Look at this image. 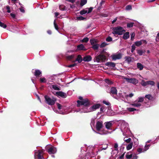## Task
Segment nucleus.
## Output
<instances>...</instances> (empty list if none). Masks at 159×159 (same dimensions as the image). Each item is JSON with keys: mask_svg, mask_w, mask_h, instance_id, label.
I'll return each instance as SVG.
<instances>
[{"mask_svg": "<svg viewBox=\"0 0 159 159\" xmlns=\"http://www.w3.org/2000/svg\"><path fill=\"white\" fill-rule=\"evenodd\" d=\"M77 106L78 107H81V109L76 111V112H80V113H86L91 112L88 111H89L90 107L88 106L89 104V102L88 99L84 100L81 102L77 101Z\"/></svg>", "mask_w": 159, "mask_h": 159, "instance_id": "obj_1", "label": "nucleus"}, {"mask_svg": "<svg viewBox=\"0 0 159 159\" xmlns=\"http://www.w3.org/2000/svg\"><path fill=\"white\" fill-rule=\"evenodd\" d=\"M103 126L102 122V121H97L96 124V129L98 131L96 133L101 135H104L111 133V132H109L105 130H102V128Z\"/></svg>", "mask_w": 159, "mask_h": 159, "instance_id": "obj_2", "label": "nucleus"}, {"mask_svg": "<svg viewBox=\"0 0 159 159\" xmlns=\"http://www.w3.org/2000/svg\"><path fill=\"white\" fill-rule=\"evenodd\" d=\"M120 129L124 136H128L130 133V131L129 128L128 124L125 122H123L121 123Z\"/></svg>", "mask_w": 159, "mask_h": 159, "instance_id": "obj_3", "label": "nucleus"}, {"mask_svg": "<svg viewBox=\"0 0 159 159\" xmlns=\"http://www.w3.org/2000/svg\"><path fill=\"white\" fill-rule=\"evenodd\" d=\"M113 31L112 33L115 36H116V34L118 35H122L124 33V31H125L123 28L120 26L114 27L113 28Z\"/></svg>", "mask_w": 159, "mask_h": 159, "instance_id": "obj_4", "label": "nucleus"}, {"mask_svg": "<svg viewBox=\"0 0 159 159\" xmlns=\"http://www.w3.org/2000/svg\"><path fill=\"white\" fill-rule=\"evenodd\" d=\"M144 100V98L139 97L135 101L130 104V105L135 107H139L141 105V103Z\"/></svg>", "mask_w": 159, "mask_h": 159, "instance_id": "obj_5", "label": "nucleus"}, {"mask_svg": "<svg viewBox=\"0 0 159 159\" xmlns=\"http://www.w3.org/2000/svg\"><path fill=\"white\" fill-rule=\"evenodd\" d=\"M44 151L39 150H35L34 157L35 159H44L43 154Z\"/></svg>", "mask_w": 159, "mask_h": 159, "instance_id": "obj_6", "label": "nucleus"}, {"mask_svg": "<svg viewBox=\"0 0 159 159\" xmlns=\"http://www.w3.org/2000/svg\"><path fill=\"white\" fill-rule=\"evenodd\" d=\"M45 100L46 102L49 105H53L55 103L56 100L53 98H51L47 96H45Z\"/></svg>", "mask_w": 159, "mask_h": 159, "instance_id": "obj_7", "label": "nucleus"}, {"mask_svg": "<svg viewBox=\"0 0 159 159\" xmlns=\"http://www.w3.org/2000/svg\"><path fill=\"white\" fill-rule=\"evenodd\" d=\"M106 59V57L103 55L100 54L95 57L94 59V61L97 62H99L100 61H105Z\"/></svg>", "mask_w": 159, "mask_h": 159, "instance_id": "obj_8", "label": "nucleus"}, {"mask_svg": "<svg viewBox=\"0 0 159 159\" xmlns=\"http://www.w3.org/2000/svg\"><path fill=\"white\" fill-rule=\"evenodd\" d=\"M123 78L126 80L128 83H131L133 84H136L138 82V80L135 78H128L124 77Z\"/></svg>", "mask_w": 159, "mask_h": 159, "instance_id": "obj_9", "label": "nucleus"}, {"mask_svg": "<svg viewBox=\"0 0 159 159\" xmlns=\"http://www.w3.org/2000/svg\"><path fill=\"white\" fill-rule=\"evenodd\" d=\"M141 85L143 86H146L148 85H150L151 86H154L155 83L152 81H145L144 80H142L141 83Z\"/></svg>", "mask_w": 159, "mask_h": 159, "instance_id": "obj_10", "label": "nucleus"}, {"mask_svg": "<svg viewBox=\"0 0 159 159\" xmlns=\"http://www.w3.org/2000/svg\"><path fill=\"white\" fill-rule=\"evenodd\" d=\"M94 154L92 152L91 153L89 152L87 153L85 156H83V155H80L79 156V158L78 159H90L91 157H93Z\"/></svg>", "mask_w": 159, "mask_h": 159, "instance_id": "obj_11", "label": "nucleus"}, {"mask_svg": "<svg viewBox=\"0 0 159 159\" xmlns=\"http://www.w3.org/2000/svg\"><path fill=\"white\" fill-rule=\"evenodd\" d=\"M93 8L90 7L89 8H87L81 10L80 12V13L81 15H83L86 13H89L91 12L92 11Z\"/></svg>", "mask_w": 159, "mask_h": 159, "instance_id": "obj_12", "label": "nucleus"}, {"mask_svg": "<svg viewBox=\"0 0 159 159\" xmlns=\"http://www.w3.org/2000/svg\"><path fill=\"white\" fill-rule=\"evenodd\" d=\"M55 94L58 97H61L63 98H65L67 97L66 93L62 91L57 92Z\"/></svg>", "mask_w": 159, "mask_h": 159, "instance_id": "obj_13", "label": "nucleus"}, {"mask_svg": "<svg viewBox=\"0 0 159 159\" xmlns=\"http://www.w3.org/2000/svg\"><path fill=\"white\" fill-rule=\"evenodd\" d=\"M100 106V104H96L93 105L92 107H90V110L89 111H93L96 110V109H98Z\"/></svg>", "mask_w": 159, "mask_h": 159, "instance_id": "obj_14", "label": "nucleus"}, {"mask_svg": "<svg viewBox=\"0 0 159 159\" xmlns=\"http://www.w3.org/2000/svg\"><path fill=\"white\" fill-rule=\"evenodd\" d=\"M112 59L115 61L117 59H120L121 58V55L120 54H115L112 55L111 56Z\"/></svg>", "mask_w": 159, "mask_h": 159, "instance_id": "obj_15", "label": "nucleus"}, {"mask_svg": "<svg viewBox=\"0 0 159 159\" xmlns=\"http://www.w3.org/2000/svg\"><path fill=\"white\" fill-rule=\"evenodd\" d=\"M147 43V42L146 40H141L139 41H136L134 43L135 45L137 46H139L141 45L142 44L144 43L146 44Z\"/></svg>", "mask_w": 159, "mask_h": 159, "instance_id": "obj_16", "label": "nucleus"}, {"mask_svg": "<svg viewBox=\"0 0 159 159\" xmlns=\"http://www.w3.org/2000/svg\"><path fill=\"white\" fill-rule=\"evenodd\" d=\"M56 148L52 146L48 150V152L50 154H54L57 152Z\"/></svg>", "mask_w": 159, "mask_h": 159, "instance_id": "obj_17", "label": "nucleus"}, {"mask_svg": "<svg viewBox=\"0 0 159 159\" xmlns=\"http://www.w3.org/2000/svg\"><path fill=\"white\" fill-rule=\"evenodd\" d=\"M134 94L131 93L129 94L125 95L124 96H123L121 93H119V97L121 98H127L128 97L131 98L134 96Z\"/></svg>", "mask_w": 159, "mask_h": 159, "instance_id": "obj_18", "label": "nucleus"}, {"mask_svg": "<svg viewBox=\"0 0 159 159\" xmlns=\"http://www.w3.org/2000/svg\"><path fill=\"white\" fill-rule=\"evenodd\" d=\"M117 90L115 87H112L111 89V95H113L114 96H112L115 98H117V97L116 96H114V95H116L117 94Z\"/></svg>", "mask_w": 159, "mask_h": 159, "instance_id": "obj_19", "label": "nucleus"}, {"mask_svg": "<svg viewBox=\"0 0 159 159\" xmlns=\"http://www.w3.org/2000/svg\"><path fill=\"white\" fill-rule=\"evenodd\" d=\"M86 50V49L85 48L84 45L81 44L77 46V49H76V51H78L80 50H84L85 51Z\"/></svg>", "mask_w": 159, "mask_h": 159, "instance_id": "obj_20", "label": "nucleus"}, {"mask_svg": "<svg viewBox=\"0 0 159 159\" xmlns=\"http://www.w3.org/2000/svg\"><path fill=\"white\" fill-rule=\"evenodd\" d=\"M112 121H110L106 122L105 125L106 128L108 129H110L112 125Z\"/></svg>", "mask_w": 159, "mask_h": 159, "instance_id": "obj_21", "label": "nucleus"}, {"mask_svg": "<svg viewBox=\"0 0 159 159\" xmlns=\"http://www.w3.org/2000/svg\"><path fill=\"white\" fill-rule=\"evenodd\" d=\"M83 60L84 61H89L92 60V57L91 56L88 55L84 57Z\"/></svg>", "mask_w": 159, "mask_h": 159, "instance_id": "obj_22", "label": "nucleus"}, {"mask_svg": "<svg viewBox=\"0 0 159 159\" xmlns=\"http://www.w3.org/2000/svg\"><path fill=\"white\" fill-rule=\"evenodd\" d=\"M106 66H109L111 67H115L116 65L113 62H107L106 64Z\"/></svg>", "mask_w": 159, "mask_h": 159, "instance_id": "obj_23", "label": "nucleus"}, {"mask_svg": "<svg viewBox=\"0 0 159 159\" xmlns=\"http://www.w3.org/2000/svg\"><path fill=\"white\" fill-rule=\"evenodd\" d=\"M137 68L140 70H142L144 68L143 66L139 63H137Z\"/></svg>", "mask_w": 159, "mask_h": 159, "instance_id": "obj_24", "label": "nucleus"}, {"mask_svg": "<svg viewBox=\"0 0 159 159\" xmlns=\"http://www.w3.org/2000/svg\"><path fill=\"white\" fill-rule=\"evenodd\" d=\"M50 87L55 90H59L60 89V87L56 84L52 85Z\"/></svg>", "mask_w": 159, "mask_h": 159, "instance_id": "obj_25", "label": "nucleus"}, {"mask_svg": "<svg viewBox=\"0 0 159 159\" xmlns=\"http://www.w3.org/2000/svg\"><path fill=\"white\" fill-rule=\"evenodd\" d=\"M42 72L39 70H35V71L34 72V75L36 76H39L40 75H41Z\"/></svg>", "mask_w": 159, "mask_h": 159, "instance_id": "obj_26", "label": "nucleus"}, {"mask_svg": "<svg viewBox=\"0 0 159 159\" xmlns=\"http://www.w3.org/2000/svg\"><path fill=\"white\" fill-rule=\"evenodd\" d=\"M125 157L127 159H132L133 157V155L129 152H128L126 153Z\"/></svg>", "mask_w": 159, "mask_h": 159, "instance_id": "obj_27", "label": "nucleus"}, {"mask_svg": "<svg viewBox=\"0 0 159 159\" xmlns=\"http://www.w3.org/2000/svg\"><path fill=\"white\" fill-rule=\"evenodd\" d=\"M129 37V32H127L125 33L123 36V38L124 39H128Z\"/></svg>", "mask_w": 159, "mask_h": 159, "instance_id": "obj_28", "label": "nucleus"}, {"mask_svg": "<svg viewBox=\"0 0 159 159\" xmlns=\"http://www.w3.org/2000/svg\"><path fill=\"white\" fill-rule=\"evenodd\" d=\"M82 58L80 55L78 56L77 58L76 59V61H78L79 63H80L82 61Z\"/></svg>", "mask_w": 159, "mask_h": 159, "instance_id": "obj_29", "label": "nucleus"}, {"mask_svg": "<svg viewBox=\"0 0 159 159\" xmlns=\"http://www.w3.org/2000/svg\"><path fill=\"white\" fill-rule=\"evenodd\" d=\"M133 143H130L126 147V149L127 150H129L132 148Z\"/></svg>", "mask_w": 159, "mask_h": 159, "instance_id": "obj_30", "label": "nucleus"}, {"mask_svg": "<svg viewBox=\"0 0 159 159\" xmlns=\"http://www.w3.org/2000/svg\"><path fill=\"white\" fill-rule=\"evenodd\" d=\"M125 61L128 63H130L131 61V58L130 57H125Z\"/></svg>", "mask_w": 159, "mask_h": 159, "instance_id": "obj_31", "label": "nucleus"}, {"mask_svg": "<svg viewBox=\"0 0 159 159\" xmlns=\"http://www.w3.org/2000/svg\"><path fill=\"white\" fill-rule=\"evenodd\" d=\"M87 2V0H81L80 5L81 7L83 6L84 5L86 4Z\"/></svg>", "mask_w": 159, "mask_h": 159, "instance_id": "obj_32", "label": "nucleus"}, {"mask_svg": "<svg viewBox=\"0 0 159 159\" xmlns=\"http://www.w3.org/2000/svg\"><path fill=\"white\" fill-rule=\"evenodd\" d=\"M92 46L93 48V49L96 50H97L98 49L99 45V44L96 43L95 44L93 45Z\"/></svg>", "mask_w": 159, "mask_h": 159, "instance_id": "obj_33", "label": "nucleus"}, {"mask_svg": "<svg viewBox=\"0 0 159 159\" xmlns=\"http://www.w3.org/2000/svg\"><path fill=\"white\" fill-rule=\"evenodd\" d=\"M145 97L149 100H152L153 98V97L150 94L146 95Z\"/></svg>", "mask_w": 159, "mask_h": 159, "instance_id": "obj_34", "label": "nucleus"}, {"mask_svg": "<svg viewBox=\"0 0 159 159\" xmlns=\"http://www.w3.org/2000/svg\"><path fill=\"white\" fill-rule=\"evenodd\" d=\"M150 146V144H148V145H145L144 147L143 148V151L145 152V151H146L147 150H148L149 149V148Z\"/></svg>", "mask_w": 159, "mask_h": 159, "instance_id": "obj_35", "label": "nucleus"}, {"mask_svg": "<svg viewBox=\"0 0 159 159\" xmlns=\"http://www.w3.org/2000/svg\"><path fill=\"white\" fill-rule=\"evenodd\" d=\"M126 109L130 112L134 111L136 110V109L131 107H127Z\"/></svg>", "mask_w": 159, "mask_h": 159, "instance_id": "obj_36", "label": "nucleus"}, {"mask_svg": "<svg viewBox=\"0 0 159 159\" xmlns=\"http://www.w3.org/2000/svg\"><path fill=\"white\" fill-rule=\"evenodd\" d=\"M90 42L92 45L96 44V40L94 39H91L90 40Z\"/></svg>", "mask_w": 159, "mask_h": 159, "instance_id": "obj_37", "label": "nucleus"}, {"mask_svg": "<svg viewBox=\"0 0 159 159\" xmlns=\"http://www.w3.org/2000/svg\"><path fill=\"white\" fill-rule=\"evenodd\" d=\"M124 141L126 142L127 143H130L131 140V139L130 138H129L128 139H126L125 138L124 139Z\"/></svg>", "mask_w": 159, "mask_h": 159, "instance_id": "obj_38", "label": "nucleus"}, {"mask_svg": "<svg viewBox=\"0 0 159 159\" xmlns=\"http://www.w3.org/2000/svg\"><path fill=\"white\" fill-rule=\"evenodd\" d=\"M0 26L4 29L7 27V25L1 21H0Z\"/></svg>", "mask_w": 159, "mask_h": 159, "instance_id": "obj_39", "label": "nucleus"}, {"mask_svg": "<svg viewBox=\"0 0 159 159\" xmlns=\"http://www.w3.org/2000/svg\"><path fill=\"white\" fill-rule=\"evenodd\" d=\"M59 9L60 10L62 11H64L66 10L65 7L64 5H60L59 7Z\"/></svg>", "mask_w": 159, "mask_h": 159, "instance_id": "obj_40", "label": "nucleus"}, {"mask_svg": "<svg viewBox=\"0 0 159 159\" xmlns=\"http://www.w3.org/2000/svg\"><path fill=\"white\" fill-rule=\"evenodd\" d=\"M108 44L107 43L105 42H103L100 45L101 48H103L105 47L106 46L108 45Z\"/></svg>", "mask_w": 159, "mask_h": 159, "instance_id": "obj_41", "label": "nucleus"}, {"mask_svg": "<svg viewBox=\"0 0 159 159\" xmlns=\"http://www.w3.org/2000/svg\"><path fill=\"white\" fill-rule=\"evenodd\" d=\"M144 52L141 50H137V53L140 56L142 55Z\"/></svg>", "mask_w": 159, "mask_h": 159, "instance_id": "obj_42", "label": "nucleus"}, {"mask_svg": "<svg viewBox=\"0 0 159 159\" xmlns=\"http://www.w3.org/2000/svg\"><path fill=\"white\" fill-rule=\"evenodd\" d=\"M132 6L130 5L127 6L125 7V10H130L132 9Z\"/></svg>", "mask_w": 159, "mask_h": 159, "instance_id": "obj_43", "label": "nucleus"}, {"mask_svg": "<svg viewBox=\"0 0 159 159\" xmlns=\"http://www.w3.org/2000/svg\"><path fill=\"white\" fill-rule=\"evenodd\" d=\"M74 57V56L73 55H71L68 56H66V58L69 60H70L72 59Z\"/></svg>", "mask_w": 159, "mask_h": 159, "instance_id": "obj_44", "label": "nucleus"}, {"mask_svg": "<svg viewBox=\"0 0 159 159\" xmlns=\"http://www.w3.org/2000/svg\"><path fill=\"white\" fill-rule=\"evenodd\" d=\"M40 82L41 83H46V80L44 77L40 78Z\"/></svg>", "mask_w": 159, "mask_h": 159, "instance_id": "obj_45", "label": "nucleus"}, {"mask_svg": "<svg viewBox=\"0 0 159 159\" xmlns=\"http://www.w3.org/2000/svg\"><path fill=\"white\" fill-rule=\"evenodd\" d=\"M105 82L106 83H107L109 84H112V82L108 79H105Z\"/></svg>", "mask_w": 159, "mask_h": 159, "instance_id": "obj_46", "label": "nucleus"}, {"mask_svg": "<svg viewBox=\"0 0 159 159\" xmlns=\"http://www.w3.org/2000/svg\"><path fill=\"white\" fill-rule=\"evenodd\" d=\"M54 25L55 29L57 30H58V25H57L56 23V20H55L54 21Z\"/></svg>", "mask_w": 159, "mask_h": 159, "instance_id": "obj_47", "label": "nucleus"}, {"mask_svg": "<svg viewBox=\"0 0 159 159\" xmlns=\"http://www.w3.org/2000/svg\"><path fill=\"white\" fill-rule=\"evenodd\" d=\"M106 41L107 42H111L112 41V38L110 36H108L106 39Z\"/></svg>", "mask_w": 159, "mask_h": 159, "instance_id": "obj_48", "label": "nucleus"}, {"mask_svg": "<svg viewBox=\"0 0 159 159\" xmlns=\"http://www.w3.org/2000/svg\"><path fill=\"white\" fill-rule=\"evenodd\" d=\"M133 23H128L127 24V27L129 28L132 27L133 25Z\"/></svg>", "mask_w": 159, "mask_h": 159, "instance_id": "obj_49", "label": "nucleus"}, {"mask_svg": "<svg viewBox=\"0 0 159 159\" xmlns=\"http://www.w3.org/2000/svg\"><path fill=\"white\" fill-rule=\"evenodd\" d=\"M77 20H84V19H85V18L83 17L82 16H80L78 17H77Z\"/></svg>", "mask_w": 159, "mask_h": 159, "instance_id": "obj_50", "label": "nucleus"}, {"mask_svg": "<svg viewBox=\"0 0 159 159\" xmlns=\"http://www.w3.org/2000/svg\"><path fill=\"white\" fill-rule=\"evenodd\" d=\"M137 151L139 153L144 152L143 151V149H142L140 148H139L137 149Z\"/></svg>", "mask_w": 159, "mask_h": 159, "instance_id": "obj_51", "label": "nucleus"}, {"mask_svg": "<svg viewBox=\"0 0 159 159\" xmlns=\"http://www.w3.org/2000/svg\"><path fill=\"white\" fill-rule=\"evenodd\" d=\"M103 103L107 106H109L110 104L109 102L108 101H103Z\"/></svg>", "mask_w": 159, "mask_h": 159, "instance_id": "obj_52", "label": "nucleus"}, {"mask_svg": "<svg viewBox=\"0 0 159 159\" xmlns=\"http://www.w3.org/2000/svg\"><path fill=\"white\" fill-rule=\"evenodd\" d=\"M135 49V45L134 44H133L132 46V48L131 50V52H133Z\"/></svg>", "mask_w": 159, "mask_h": 159, "instance_id": "obj_53", "label": "nucleus"}, {"mask_svg": "<svg viewBox=\"0 0 159 159\" xmlns=\"http://www.w3.org/2000/svg\"><path fill=\"white\" fill-rule=\"evenodd\" d=\"M89 40V39L88 38L86 37L84 38L82 40V42H87Z\"/></svg>", "mask_w": 159, "mask_h": 159, "instance_id": "obj_54", "label": "nucleus"}, {"mask_svg": "<svg viewBox=\"0 0 159 159\" xmlns=\"http://www.w3.org/2000/svg\"><path fill=\"white\" fill-rule=\"evenodd\" d=\"M95 124V121L94 120H91V122L90 123V125L91 127H92V126H94Z\"/></svg>", "mask_w": 159, "mask_h": 159, "instance_id": "obj_55", "label": "nucleus"}, {"mask_svg": "<svg viewBox=\"0 0 159 159\" xmlns=\"http://www.w3.org/2000/svg\"><path fill=\"white\" fill-rule=\"evenodd\" d=\"M156 40L157 42L159 41V33H158L157 34Z\"/></svg>", "mask_w": 159, "mask_h": 159, "instance_id": "obj_56", "label": "nucleus"}, {"mask_svg": "<svg viewBox=\"0 0 159 159\" xmlns=\"http://www.w3.org/2000/svg\"><path fill=\"white\" fill-rule=\"evenodd\" d=\"M75 66H76V64H72V65H69L67 66H66V67H68L71 68V67H73Z\"/></svg>", "mask_w": 159, "mask_h": 159, "instance_id": "obj_57", "label": "nucleus"}, {"mask_svg": "<svg viewBox=\"0 0 159 159\" xmlns=\"http://www.w3.org/2000/svg\"><path fill=\"white\" fill-rule=\"evenodd\" d=\"M135 36V34L134 33H132L131 34V39L132 40H133Z\"/></svg>", "mask_w": 159, "mask_h": 159, "instance_id": "obj_58", "label": "nucleus"}, {"mask_svg": "<svg viewBox=\"0 0 159 159\" xmlns=\"http://www.w3.org/2000/svg\"><path fill=\"white\" fill-rule=\"evenodd\" d=\"M118 147V145L117 143H115L114 144V147L115 148V150H117V148Z\"/></svg>", "mask_w": 159, "mask_h": 159, "instance_id": "obj_59", "label": "nucleus"}, {"mask_svg": "<svg viewBox=\"0 0 159 159\" xmlns=\"http://www.w3.org/2000/svg\"><path fill=\"white\" fill-rule=\"evenodd\" d=\"M6 9L7 10V12L8 13H10V7L9 6H7L6 7Z\"/></svg>", "mask_w": 159, "mask_h": 159, "instance_id": "obj_60", "label": "nucleus"}, {"mask_svg": "<svg viewBox=\"0 0 159 159\" xmlns=\"http://www.w3.org/2000/svg\"><path fill=\"white\" fill-rule=\"evenodd\" d=\"M57 105L58 108L60 110V109H61V107L62 106L61 104L57 103Z\"/></svg>", "mask_w": 159, "mask_h": 159, "instance_id": "obj_61", "label": "nucleus"}, {"mask_svg": "<svg viewBox=\"0 0 159 159\" xmlns=\"http://www.w3.org/2000/svg\"><path fill=\"white\" fill-rule=\"evenodd\" d=\"M137 156L135 155H133L132 158V159H137Z\"/></svg>", "mask_w": 159, "mask_h": 159, "instance_id": "obj_62", "label": "nucleus"}, {"mask_svg": "<svg viewBox=\"0 0 159 159\" xmlns=\"http://www.w3.org/2000/svg\"><path fill=\"white\" fill-rule=\"evenodd\" d=\"M10 15H11V16L13 18H14L16 16L15 14L11 13Z\"/></svg>", "mask_w": 159, "mask_h": 159, "instance_id": "obj_63", "label": "nucleus"}, {"mask_svg": "<svg viewBox=\"0 0 159 159\" xmlns=\"http://www.w3.org/2000/svg\"><path fill=\"white\" fill-rule=\"evenodd\" d=\"M108 16V14H103L102 15V16L103 17H106L107 16Z\"/></svg>", "mask_w": 159, "mask_h": 159, "instance_id": "obj_64", "label": "nucleus"}]
</instances>
